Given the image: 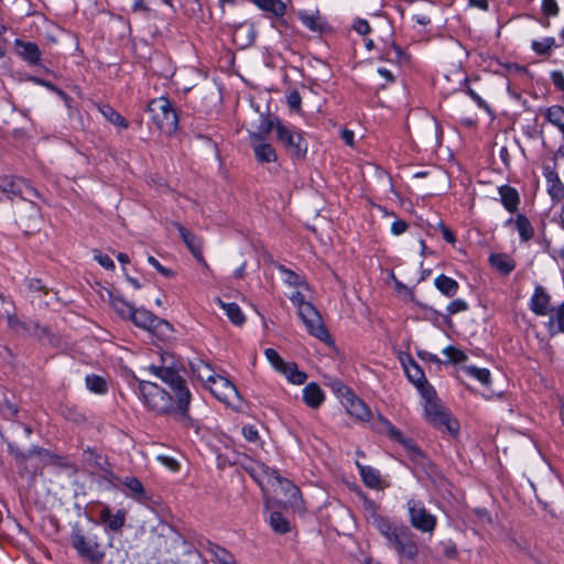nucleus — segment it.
I'll return each instance as SVG.
<instances>
[{
	"instance_id": "obj_1",
	"label": "nucleus",
	"mask_w": 564,
	"mask_h": 564,
	"mask_svg": "<svg viewBox=\"0 0 564 564\" xmlns=\"http://www.w3.org/2000/svg\"><path fill=\"white\" fill-rule=\"evenodd\" d=\"M150 375L166 383L173 395L149 380L139 381V392L143 403L158 414L177 412L185 416L191 402V392L185 380L173 367L172 361L162 358L161 365H150L143 368Z\"/></svg>"
},
{
	"instance_id": "obj_2",
	"label": "nucleus",
	"mask_w": 564,
	"mask_h": 564,
	"mask_svg": "<svg viewBox=\"0 0 564 564\" xmlns=\"http://www.w3.org/2000/svg\"><path fill=\"white\" fill-rule=\"evenodd\" d=\"M362 511L367 523L384 538L387 546L397 554L400 564L416 562L419 545L415 534L409 527L383 516L371 500L364 501Z\"/></svg>"
},
{
	"instance_id": "obj_3",
	"label": "nucleus",
	"mask_w": 564,
	"mask_h": 564,
	"mask_svg": "<svg viewBox=\"0 0 564 564\" xmlns=\"http://www.w3.org/2000/svg\"><path fill=\"white\" fill-rule=\"evenodd\" d=\"M251 476L260 485L262 490H273L281 496V501L292 507L300 505V490L290 480L282 478L276 470L260 464L251 470Z\"/></svg>"
},
{
	"instance_id": "obj_4",
	"label": "nucleus",
	"mask_w": 564,
	"mask_h": 564,
	"mask_svg": "<svg viewBox=\"0 0 564 564\" xmlns=\"http://www.w3.org/2000/svg\"><path fill=\"white\" fill-rule=\"evenodd\" d=\"M422 397L425 400L424 412L427 421L443 432L446 431L451 436H456L459 429L458 422L452 419L438 403L433 387H425Z\"/></svg>"
},
{
	"instance_id": "obj_5",
	"label": "nucleus",
	"mask_w": 564,
	"mask_h": 564,
	"mask_svg": "<svg viewBox=\"0 0 564 564\" xmlns=\"http://www.w3.org/2000/svg\"><path fill=\"white\" fill-rule=\"evenodd\" d=\"M148 111L153 123L163 133L171 134L177 129V116L167 98L152 99L148 105Z\"/></svg>"
},
{
	"instance_id": "obj_6",
	"label": "nucleus",
	"mask_w": 564,
	"mask_h": 564,
	"mask_svg": "<svg viewBox=\"0 0 564 564\" xmlns=\"http://www.w3.org/2000/svg\"><path fill=\"white\" fill-rule=\"evenodd\" d=\"M276 140L285 148L292 159H304L308 144L303 133L293 127L279 123L276 126Z\"/></svg>"
},
{
	"instance_id": "obj_7",
	"label": "nucleus",
	"mask_w": 564,
	"mask_h": 564,
	"mask_svg": "<svg viewBox=\"0 0 564 564\" xmlns=\"http://www.w3.org/2000/svg\"><path fill=\"white\" fill-rule=\"evenodd\" d=\"M408 511L411 525L422 533L433 534L437 520L430 513L424 505L420 501L411 499L408 501Z\"/></svg>"
},
{
	"instance_id": "obj_8",
	"label": "nucleus",
	"mask_w": 564,
	"mask_h": 564,
	"mask_svg": "<svg viewBox=\"0 0 564 564\" xmlns=\"http://www.w3.org/2000/svg\"><path fill=\"white\" fill-rule=\"evenodd\" d=\"M297 315L311 336L323 343L332 344L328 330L315 306H306L302 312H299Z\"/></svg>"
},
{
	"instance_id": "obj_9",
	"label": "nucleus",
	"mask_w": 564,
	"mask_h": 564,
	"mask_svg": "<svg viewBox=\"0 0 564 564\" xmlns=\"http://www.w3.org/2000/svg\"><path fill=\"white\" fill-rule=\"evenodd\" d=\"M264 356L272 365V367L281 375H283L291 383L302 384L305 382L307 378L306 373L300 371L294 362L284 361L275 349L267 348L264 350Z\"/></svg>"
},
{
	"instance_id": "obj_10",
	"label": "nucleus",
	"mask_w": 564,
	"mask_h": 564,
	"mask_svg": "<svg viewBox=\"0 0 564 564\" xmlns=\"http://www.w3.org/2000/svg\"><path fill=\"white\" fill-rule=\"evenodd\" d=\"M206 387L215 398L227 405L236 406L240 401L237 388L225 377L216 376Z\"/></svg>"
},
{
	"instance_id": "obj_11",
	"label": "nucleus",
	"mask_w": 564,
	"mask_h": 564,
	"mask_svg": "<svg viewBox=\"0 0 564 564\" xmlns=\"http://www.w3.org/2000/svg\"><path fill=\"white\" fill-rule=\"evenodd\" d=\"M70 543L77 553L90 563H99L102 557L99 544L93 539L86 538L79 530H74Z\"/></svg>"
},
{
	"instance_id": "obj_12",
	"label": "nucleus",
	"mask_w": 564,
	"mask_h": 564,
	"mask_svg": "<svg viewBox=\"0 0 564 564\" xmlns=\"http://www.w3.org/2000/svg\"><path fill=\"white\" fill-rule=\"evenodd\" d=\"M26 191L33 197H37V191L24 178L11 176V175H2L0 176V191L7 195L9 199H14L15 197H23V192Z\"/></svg>"
},
{
	"instance_id": "obj_13",
	"label": "nucleus",
	"mask_w": 564,
	"mask_h": 564,
	"mask_svg": "<svg viewBox=\"0 0 564 564\" xmlns=\"http://www.w3.org/2000/svg\"><path fill=\"white\" fill-rule=\"evenodd\" d=\"M130 319L135 326L149 332H153L158 328H171V325L166 321L159 318L153 313L144 308H134Z\"/></svg>"
},
{
	"instance_id": "obj_14",
	"label": "nucleus",
	"mask_w": 564,
	"mask_h": 564,
	"mask_svg": "<svg viewBox=\"0 0 564 564\" xmlns=\"http://www.w3.org/2000/svg\"><path fill=\"white\" fill-rule=\"evenodd\" d=\"M530 308L539 316H546L554 312V308L551 306V296L543 286H535L530 301Z\"/></svg>"
},
{
	"instance_id": "obj_15",
	"label": "nucleus",
	"mask_w": 564,
	"mask_h": 564,
	"mask_svg": "<svg viewBox=\"0 0 564 564\" xmlns=\"http://www.w3.org/2000/svg\"><path fill=\"white\" fill-rule=\"evenodd\" d=\"M184 241V243L187 246L194 258L199 262L206 265L205 259L203 257V243L202 240L195 236L192 231L187 230L185 227H183L181 224L174 225Z\"/></svg>"
},
{
	"instance_id": "obj_16",
	"label": "nucleus",
	"mask_w": 564,
	"mask_h": 564,
	"mask_svg": "<svg viewBox=\"0 0 564 564\" xmlns=\"http://www.w3.org/2000/svg\"><path fill=\"white\" fill-rule=\"evenodd\" d=\"M14 46L18 55L30 65H37L41 62V50L33 42L15 40Z\"/></svg>"
},
{
	"instance_id": "obj_17",
	"label": "nucleus",
	"mask_w": 564,
	"mask_h": 564,
	"mask_svg": "<svg viewBox=\"0 0 564 564\" xmlns=\"http://www.w3.org/2000/svg\"><path fill=\"white\" fill-rule=\"evenodd\" d=\"M99 522L108 530L118 531L124 525L126 512L118 510L116 513H112L108 506H104L99 512Z\"/></svg>"
},
{
	"instance_id": "obj_18",
	"label": "nucleus",
	"mask_w": 564,
	"mask_h": 564,
	"mask_svg": "<svg viewBox=\"0 0 564 564\" xmlns=\"http://www.w3.org/2000/svg\"><path fill=\"white\" fill-rule=\"evenodd\" d=\"M381 424L383 431L390 436V438L400 443L409 455L420 454L415 444L410 438H405L389 421L381 419Z\"/></svg>"
},
{
	"instance_id": "obj_19",
	"label": "nucleus",
	"mask_w": 564,
	"mask_h": 564,
	"mask_svg": "<svg viewBox=\"0 0 564 564\" xmlns=\"http://www.w3.org/2000/svg\"><path fill=\"white\" fill-rule=\"evenodd\" d=\"M192 373L207 386L216 376L212 366L200 357H194L189 360Z\"/></svg>"
},
{
	"instance_id": "obj_20",
	"label": "nucleus",
	"mask_w": 564,
	"mask_h": 564,
	"mask_svg": "<svg viewBox=\"0 0 564 564\" xmlns=\"http://www.w3.org/2000/svg\"><path fill=\"white\" fill-rule=\"evenodd\" d=\"M403 366L409 380L419 389L421 394L424 393L425 387H432L426 381L422 369L413 360Z\"/></svg>"
},
{
	"instance_id": "obj_21",
	"label": "nucleus",
	"mask_w": 564,
	"mask_h": 564,
	"mask_svg": "<svg viewBox=\"0 0 564 564\" xmlns=\"http://www.w3.org/2000/svg\"><path fill=\"white\" fill-rule=\"evenodd\" d=\"M282 123L279 119H270L268 117H259V126L250 130V138L252 141H262L271 130L276 132V126Z\"/></svg>"
},
{
	"instance_id": "obj_22",
	"label": "nucleus",
	"mask_w": 564,
	"mask_h": 564,
	"mask_svg": "<svg viewBox=\"0 0 564 564\" xmlns=\"http://www.w3.org/2000/svg\"><path fill=\"white\" fill-rule=\"evenodd\" d=\"M345 406L347 412L360 421H368L370 419V411L364 401L350 395L346 398Z\"/></svg>"
},
{
	"instance_id": "obj_23",
	"label": "nucleus",
	"mask_w": 564,
	"mask_h": 564,
	"mask_svg": "<svg viewBox=\"0 0 564 564\" xmlns=\"http://www.w3.org/2000/svg\"><path fill=\"white\" fill-rule=\"evenodd\" d=\"M501 203L509 213H514L520 204V196L516 188L502 185L498 188Z\"/></svg>"
},
{
	"instance_id": "obj_24",
	"label": "nucleus",
	"mask_w": 564,
	"mask_h": 564,
	"mask_svg": "<svg viewBox=\"0 0 564 564\" xmlns=\"http://www.w3.org/2000/svg\"><path fill=\"white\" fill-rule=\"evenodd\" d=\"M252 145L254 156L260 163L275 162L278 159L274 148L270 143L254 141Z\"/></svg>"
},
{
	"instance_id": "obj_25",
	"label": "nucleus",
	"mask_w": 564,
	"mask_h": 564,
	"mask_svg": "<svg viewBox=\"0 0 564 564\" xmlns=\"http://www.w3.org/2000/svg\"><path fill=\"white\" fill-rule=\"evenodd\" d=\"M324 398V392L316 383H308L303 389V400L308 406L313 409L318 408L323 403Z\"/></svg>"
},
{
	"instance_id": "obj_26",
	"label": "nucleus",
	"mask_w": 564,
	"mask_h": 564,
	"mask_svg": "<svg viewBox=\"0 0 564 564\" xmlns=\"http://www.w3.org/2000/svg\"><path fill=\"white\" fill-rule=\"evenodd\" d=\"M357 467H358L360 476L367 487L373 488V489H379L382 487L380 473L377 469H375L370 466H364L360 464H357Z\"/></svg>"
},
{
	"instance_id": "obj_27",
	"label": "nucleus",
	"mask_w": 564,
	"mask_h": 564,
	"mask_svg": "<svg viewBox=\"0 0 564 564\" xmlns=\"http://www.w3.org/2000/svg\"><path fill=\"white\" fill-rule=\"evenodd\" d=\"M108 293H109V297H110V304L113 307V310L116 311V313L119 314L123 318L130 319V317L134 311L133 305L130 304L129 302H127L121 295H116L110 291Z\"/></svg>"
},
{
	"instance_id": "obj_28",
	"label": "nucleus",
	"mask_w": 564,
	"mask_h": 564,
	"mask_svg": "<svg viewBox=\"0 0 564 564\" xmlns=\"http://www.w3.org/2000/svg\"><path fill=\"white\" fill-rule=\"evenodd\" d=\"M300 21L313 32H322L324 28V21L322 20L318 12L301 11L299 12Z\"/></svg>"
},
{
	"instance_id": "obj_29",
	"label": "nucleus",
	"mask_w": 564,
	"mask_h": 564,
	"mask_svg": "<svg viewBox=\"0 0 564 564\" xmlns=\"http://www.w3.org/2000/svg\"><path fill=\"white\" fill-rule=\"evenodd\" d=\"M220 307L226 312V315L237 326H240L245 323L246 317L242 313L241 308L236 303H225L220 299L217 300Z\"/></svg>"
},
{
	"instance_id": "obj_30",
	"label": "nucleus",
	"mask_w": 564,
	"mask_h": 564,
	"mask_svg": "<svg viewBox=\"0 0 564 564\" xmlns=\"http://www.w3.org/2000/svg\"><path fill=\"white\" fill-rule=\"evenodd\" d=\"M434 285L441 293H443L447 297L454 296L458 291V283L454 279L444 274L438 275L434 280Z\"/></svg>"
},
{
	"instance_id": "obj_31",
	"label": "nucleus",
	"mask_w": 564,
	"mask_h": 564,
	"mask_svg": "<svg viewBox=\"0 0 564 564\" xmlns=\"http://www.w3.org/2000/svg\"><path fill=\"white\" fill-rule=\"evenodd\" d=\"M253 2L261 10L271 12L275 17H283L286 12V6L282 0H253Z\"/></svg>"
},
{
	"instance_id": "obj_32",
	"label": "nucleus",
	"mask_w": 564,
	"mask_h": 564,
	"mask_svg": "<svg viewBox=\"0 0 564 564\" xmlns=\"http://www.w3.org/2000/svg\"><path fill=\"white\" fill-rule=\"evenodd\" d=\"M304 291H308L307 285L305 288H296L288 294L290 301L297 307V313L302 312L306 306H314L308 300Z\"/></svg>"
},
{
	"instance_id": "obj_33",
	"label": "nucleus",
	"mask_w": 564,
	"mask_h": 564,
	"mask_svg": "<svg viewBox=\"0 0 564 564\" xmlns=\"http://www.w3.org/2000/svg\"><path fill=\"white\" fill-rule=\"evenodd\" d=\"M490 263L503 274H508L514 269L513 260L507 254H492L490 257Z\"/></svg>"
},
{
	"instance_id": "obj_34",
	"label": "nucleus",
	"mask_w": 564,
	"mask_h": 564,
	"mask_svg": "<svg viewBox=\"0 0 564 564\" xmlns=\"http://www.w3.org/2000/svg\"><path fill=\"white\" fill-rule=\"evenodd\" d=\"M514 224L522 241H528L533 237V227L524 215H518Z\"/></svg>"
},
{
	"instance_id": "obj_35",
	"label": "nucleus",
	"mask_w": 564,
	"mask_h": 564,
	"mask_svg": "<svg viewBox=\"0 0 564 564\" xmlns=\"http://www.w3.org/2000/svg\"><path fill=\"white\" fill-rule=\"evenodd\" d=\"M269 523L272 530L276 533L284 534L290 531L291 524L280 512H271Z\"/></svg>"
},
{
	"instance_id": "obj_36",
	"label": "nucleus",
	"mask_w": 564,
	"mask_h": 564,
	"mask_svg": "<svg viewBox=\"0 0 564 564\" xmlns=\"http://www.w3.org/2000/svg\"><path fill=\"white\" fill-rule=\"evenodd\" d=\"M547 182H549V194L557 200H561L564 198V185L560 181L557 174L551 172L547 175Z\"/></svg>"
},
{
	"instance_id": "obj_37",
	"label": "nucleus",
	"mask_w": 564,
	"mask_h": 564,
	"mask_svg": "<svg viewBox=\"0 0 564 564\" xmlns=\"http://www.w3.org/2000/svg\"><path fill=\"white\" fill-rule=\"evenodd\" d=\"M555 46V39L554 37H544L540 41H533L532 42V50L539 54V55H547L552 51V48Z\"/></svg>"
},
{
	"instance_id": "obj_38",
	"label": "nucleus",
	"mask_w": 564,
	"mask_h": 564,
	"mask_svg": "<svg viewBox=\"0 0 564 564\" xmlns=\"http://www.w3.org/2000/svg\"><path fill=\"white\" fill-rule=\"evenodd\" d=\"M86 386L90 391H93L95 393L102 394L107 391V383H106L105 379L99 376H95V375L87 376L86 377Z\"/></svg>"
},
{
	"instance_id": "obj_39",
	"label": "nucleus",
	"mask_w": 564,
	"mask_h": 564,
	"mask_svg": "<svg viewBox=\"0 0 564 564\" xmlns=\"http://www.w3.org/2000/svg\"><path fill=\"white\" fill-rule=\"evenodd\" d=\"M466 372L477 379L479 382H481L484 386L490 384V371L485 368H477V367H467Z\"/></svg>"
},
{
	"instance_id": "obj_40",
	"label": "nucleus",
	"mask_w": 564,
	"mask_h": 564,
	"mask_svg": "<svg viewBox=\"0 0 564 564\" xmlns=\"http://www.w3.org/2000/svg\"><path fill=\"white\" fill-rule=\"evenodd\" d=\"M212 553L214 558L220 564H237L232 554L219 546H213Z\"/></svg>"
},
{
	"instance_id": "obj_41",
	"label": "nucleus",
	"mask_w": 564,
	"mask_h": 564,
	"mask_svg": "<svg viewBox=\"0 0 564 564\" xmlns=\"http://www.w3.org/2000/svg\"><path fill=\"white\" fill-rule=\"evenodd\" d=\"M279 269H280L281 273L283 274V281L286 284H289L290 286H294L295 289L296 288H305V283H303L300 280V276L297 274H295L293 271H291L282 265Z\"/></svg>"
},
{
	"instance_id": "obj_42",
	"label": "nucleus",
	"mask_w": 564,
	"mask_h": 564,
	"mask_svg": "<svg viewBox=\"0 0 564 564\" xmlns=\"http://www.w3.org/2000/svg\"><path fill=\"white\" fill-rule=\"evenodd\" d=\"M123 485L130 490L132 496L137 498L144 496V488L139 479L128 477L124 479Z\"/></svg>"
},
{
	"instance_id": "obj_43",
	"label": "nucleus",
	"mask_w": 564,
	"mask_h": 564,
	"mask_svg": "<svg viewBox=\"0 0 564 564\" xmlns=\"http://www.w3.org/2000/svg\"><path fill=\"white\" fill-rule=\"evenodd\" d=\"M241 433L245 440L253 445L261 444V437L258 429L254 425H245L242 426Z\"/></svg>"
},
{
	"instance_id": "obj_44",
	"label": "nucleus",
	"mask_w": 564,
	"mask_h": 564,
	"mask_svg": "<svg viewBox=\"0 0 564 564\" xmlns=\"http://www.w3.org/2000/svg\"><path fill=\"white\" fill-rule=\"evenodd\" d=\"M101 112L112 123H115L117 126H120V127H123V128L128 127V123H127L126 119L122 116H120L117 111H115L111 107L105 106L101 109Z\"/></svg>"
},
{
	"instance_id": "obj_45",
	"label": "nucleus",
	"mask_w": 564,
	"mask_h": 564,
	"mask_svg": "<svg viewBox=\"0 0 564 564\" xmlns=\"http://www.w3.org/2000/svg\"><path fill=\"white\" fill-rule=\"evenodd\" d=\"M25 333H28L29 335H31L40 340H44V338L48 334V330L35 322H29Z\"/></svg>"
},
{
	"instance_id": "obj_46",
	"label": "nucleus",
	"mask_w": 564,
	"mask_h": 564,
	"mask_svg": "<svg viewBox=\"0 0 564 564\" xmlns=\"http://www.w3.org/2000/svg\"><path fill=\"white\" fill-rule=\"evenodd\" d=\"M443 352H444V355L447 356L448 360L454 364H459L467 359V356L464 351H462L453 346H448V347L444 348Z\"/></svg>"
},
{
	"instance_id": "obj_47",
	"label": "nucleus",
	"mask_w": 564,
	"mask_h": 564,
	"mask_svg": "<svg viewBox=\"0 0 564 564\" xmlns=\"http://www.w3.org/2000/svg\"><path fill=\"white\" fill-rule=\"evenodd\" d=\"M542 12L547 17H555L558 13L556 0H542Z\"/></svg>"
},
{
	"instance_id": "obj_48",
	"label": "nucleus",
	"mask_w": 564,
	"mask_h": 564,
	"mask_svg": "<svg viewBox=\"0 0 564 564\" xmlns=\"http://www.w3.org/2000/svg\"><path fill=\"white\" fill-rule=\"evenodd\" d=\"M468 308V305L467 303L464 301V300H455L453 302H451L447 306V313L449 315H453V314H456V313H459V312H464Z\"/></svg>"
},
{
	"instance_id": "obj_49",
	"label": "nucleus",
	"mask_w": 564,
	"mask_h": 564,
	"mask_svg": "<svg viewBox=\"0 0 564 564\" xmlns=\"http://www.w3.org/2000/svg\"><path fill=\"white\" fill-rule=\"evenodd\" d=\"M158 460L172 471H176L180 468L178 462L173 457L166 455H159Z\"/></svg>"
},
{
	"instance_id": "obj_50",
	"label": "nucleus",
	"mask_w": 564,
	"mask_h": 564,
	"mask_svg": "<svg viewBox=\"0 0 564 564\" xmlns=\"http://www.w3.org/2000/svg\"><path fill=\"white\" fill-rule=\"evenodd\" d=\"M95 260L101 265L104 267L105 269L107 270H113L115 269V263L113 261L111 260V258L107 254H102V253H96L95 254Z\"/></svg>"
},
{
	"instance_id": "obj_51",
	"label": "nucleus",
	"mask_w": 564,
	"mask_h": 564,
	"mask_svg": "<svg viewBox=\"0 0 564 564\" xmlns=\"http://www.w3.org/2000/svg\"><path fill=\"white\" fill-rule=\"evenodd\" d=\"M552 83L558 89L562 91L564 96V74L560 70H555L551 74Z\"/></svg>"
},
{
	"instance_id": "obj_52",
	"label": "nucleus",
	"mask_w": 564,
	"mask_h": 564,
	"mask_svg": "<svg viewBox=\"0 0 564 564\" xmlns=\"http://www.w3.org/2000/svg\"><path fill=\"white\" fill-rule=\"evenodd\" d=\"M408 229V223L403 219H395L391 225V232L399 236L405 232Z\"/></svg>"
},
{
	"instance_id": "obj_53",
	"label": "nucleus",
	"mask_w": 564,
	"mask_h": 564,
	"mask_svg": "<svg viewBox=\"0 0 564 564\" xmlns=\"http://www.w3.org/2000/svg\"><path fill=\"white\" fill-rule=\"evenodd\" d=\"M352 29L358 34H361V35H366L370 32V25H369L368 21L362 20V19L355 21Z\"/></svg>"
},
{
	"instance_id": "obj_54",
	"label": "nucleus",
	"mask_w": 564,
	"mask_h": 564,
	"mask_svg": "<svg viewBox=\"0 0 564 564\" xmlns=\"http://www.w3.org/2000/svg\"><path fill=\"white\" fill-rule=\"evenodd\" d=\"M288 105L291 109L297 110L301 106V96L297 91H291L288 97Z\"/></svg>"
},
{
	"instance_id": "obj_55",
	"label": "nucleus",
	"mask_w": 564,
	"mask_h": 564,
	"mask_svg": "<svg viewBox=\"0 0 564 564\" xmlns=\"http://www.w3.org/2000/svg\"><path fill=\"white\" fill-rule=\"evenodd\" d=\"M148 262L154 267L161 274L164 276H172V271L170 269H166L165 267L161 265V263L152 256L148 257Z\"/></svg>"
},
{
	"instance_id": "obj_56",
	"label": "nucleus",
	"mask_w": 564,
	"mask_h": 564,
	"mask_svg": "<svg viewBox=\"0 0 564 564\" xmlns=\"http://www.w3.org/2000/svg\"><path fill=\"white\" fill-rule=\"evenodd\" d=\"M444 555L447 558H455L457 556V547L454 543L447 542L444 545Z\"/></svg>"
},
{
	"instance_id": "obj_57",
	"label": "nucleus",
	"mask_w": 564,
	"mask_h": 564,
	"mask_svg": "<svg viewBox=\"0 0 564 564\" xmlns=\"http://www.w3.org/2000/svg\"><path fill=\"white\" fill-rule=\"evenodd\" d=\"M8 323H9V326H10L11 328L15 329V330H18V329H20V328H21V329H23V330L25 332L26 326H28V323H23V322L19 321V319H18V318H15V317H12V316H10V317L8 318Z\"/></svg>"
},
{
	"instance_id": "obj_58",
	"label": "nucleus",
	"mask_w": 564,
	"mask_h": 564,
	"mask_svg": "<svg viewBox=\"0 0 564 564\" xmlns=\"http://www.w3.org/2000/svg\"><path fill=\"white\" fill-rule=\"evenodd\" d=\"M556 322L558 330L564 333V304L556 310Z\"/></svg>"
},
{
	"instance_id": "obj_59",
	"label": "nucleus",
	"mask_w": 564,
	"mask_h": 564,
	"mask_svg": "<svg viewBox=\"0 0 564 564\" xmlns=\"http://www.w3.org/2000/svg\"><path fill=\"white\" fill-rule=\"evenodd\" d=\"M28 288L31 291H43L44 290V285H43L42 281L39 279L28 280Z\"/></svg>"
},
{
	"instance_id": "obj_60",
	"label": "nucleus",
	"mask_w": 564,
	"mask_h": 564,
	"mask_svg": "<svg viewBox=\"0 0 564 564\" xmlns=\"http://www.w3.org/2000/svg\"><path fill=\"white\" fill-rule=\"evenodd\" d=\"M341 139L347 145H354V132L351 130H343Z\"/></svg>"
},
{
	"instance_id": "obj_61",
	"label": "nucleus",
	"mask_w": 564,
	"mask_h": 564,
	"mask_svg": "<svg viewBox=\"0 0 564 564\" xmlns=\"http://www.w3.org/2000/svg\"><path fill=\"white\" fill-rule=\"evenodd\" d=\"M469 6L474 8H478L482 11L488 10V1L487 0H469Z\"/></svg>"
},
{
	"instance_id": "obj_62",
	"label": "nucleus",
	"mask_w": 564,
	"mask_h": 564,
	"mask_svg": "<svg viewBox=\"0 0 564 564\" xmlns=\"http://www.w3.org/2000/svg\"><path fill=\"white\" fill-rule=\"evenodd\" d=\"M442 235H443V238L449 242V243H454L455 242V235L452 232V230H449L447 227L443 226L442 227Z\"/></svg>"
},
{
	"instance_id": "obj_63",
	"label": "nucleus",
	"mask_w": 564,
	"mask_h": 564,
	"mask_svg": "<svg viewBox=\"0 0 564 564\" xmlns=\"http://www.w3.org/2000/svg\"><path fill=\"white\" fill-rule=\"evenodd\" d=\"M246 268H247V263L242 262L241 265L235 270V272H234L235 278L242 279L245 276Z\"/></svg>"
},
{
	"instance_id": "obj_64",
	"label": "nucleus",
	"mask_w": 564,
	"mask_h": 564,
	"mask_svg": "<svg viewBox=\"0 0 564 564\" xmlns=\"http://www.w3.org/2000/svg\"><path fill=\"white\" fill-rule=\"evenodd\" d=\"M468 94L479 106L485 105V101L481 99V97L477 93H475L473 89L468 88Z\"/></svg>"
}]
</instances>
